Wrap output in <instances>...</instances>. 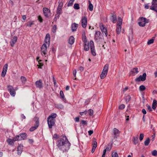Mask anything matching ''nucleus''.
<instances>
[{
	"mask_svg": "<svg viewBox=\"0 0 157 157\" xmlns=\"http://www.w3.org/2000/svg\"><path fill=\"white\" fill-rule=\"evenodd\" d=\"M61 136L62 138L56 142L57 146L63 152L67 151L70 149L71 144L65 135H63Z\"/></svg>",
	"mask_w": 157,
	"mask_h": 157,
	"instance_id": "obj_1",
	"label": "nucleus"
},
{
	"mask_svg": "<svg viewBox=\"0 0 157 157\" xmlns=\"http://www.w3.org/2000/svg\"><path fill=\"white\" fill-rule=\"evenodd\" d=\"M57 115L55 113H52L47 118V122L49 128H51L52 126L55 124V118Z\"/></svg>",
	"mask_w": 157,
	"mask_h": 157,
	"instance_id": "obj_2",
	"label": "nucleus"
},
{
	"mask_svg": "<svg viewBox=\"0 0 157 157\" xmlns=\"http://www.w3.org/2000/svg\"><path fill=\"white\" fill-rule=\"evenodd\" d=\"M43 12L44 16L47 18H49L51 16L52 13L50 10L46 7H44Z\"/></svg>",
	"mask_w": 157,
	"mask_h": 157,
	"instance_id": "obj_3",
	"label": "nucleus"
},
{
	"mask_svg": "<svg viewBox=\"0 0 157 157\" xmlns=\"http://www.w3.org/2000/svg\"><path fill=\"white\" fill-rule=\"evenodd\" d=\"M34 120L35 123L34 126L32 127L29 129V131L31 132H33L39 126V118L37 117H35L34 118Z\"/></svg>",
	"mask_w": 157,
	"mask_h": 157,
	"instance_id": "obj_4",
	"label": "nucleus"
},
{
	"mask_svg": "<svg viewBox=\"0 0 157 157\" xmlns=\"http://www.w3.org/2000/svg\"><path fill=\"white\" fill-rule=\"evenodd\" d=\"M7 87L8 90L9 91L11 95L14 97L15 95L16 92L13 87L10 85H8Z\"/></svg>",
	"mask_w": 157,
	"mask_h": 157,
	"instance_id": "obj_5",
	"label": "nucleus"
},
{
	"mask_svg": "<svg viewBox=\"0 0 157 157\" xmlns=\"http://www.w3.org/2000/svg\"><path fill=\"white\" fill-rule=\"evenodd\" d=\"M90 49L92 54L94 56L96 55V53L95 52L94 43L92 40H90Z\"/></svg>",
	"mask_w": 157,
	"mask_h": 157,
	"instance_id": "obj_6",
	"label": "nucleus"
},
{
	"mask_svg": "<svg viewBox=\"0 0 157 157\" xmlns=\"http://www.w3.org/2000/svg\"><path fill=\"white\" fill-rule=\"evenodd\" d=\"M152 5L150 7V9L157 12V2L152 0Z\"/></svg>",
	"mask_w": 157,
	"mask_h": 157,
	"instance_id": "obj_7",
	"label": "nucleus"
},
{
	"mask_svg": "<svg viewBox=\"0 0 157 157\" xmlns=\"http://www.w3.org/2000/svg\"><path fill=\"white\" fill-rule=\"evenodd\" d=\"M46 51H47V46L45 44H44L41 47V54L43 55V54L44 56H46Z\"/></svg>",
	"mask_w": 157,
	"mask_h": 157,
	"instance_id": "obj_8",
	"label": "nucleus"
},
{
	"mask_svg": "<svg viewBox=\"0 0 157 157\" xmlns=\"http://www.w3.org/2000/svg\"><path fill=\"white\" fill-rule=\"evenodd\" d=\"M87 23V18L86 16L82 17L81 20V24L82 27L84 28L86 27Z\"/></svg>",
	"mask_w": 157,
	"mask_h": 157,
	"instance_id": "obj_9",
	"label": "nucleus"
},
{
	"mask_svg": "<svg viewBox=\"0 0 157 157\" xmlns=\"http://www.w3.org/2000/svg\"><path fill=\"white\" fill-rule=\"evenodd\" d=\"M100 27L102 33H104L105 36H107L108 35L107 28L105 27L104 25L102 24L100 25Z\"/></svg>",
	"mask_w": 157,
	"mask_h": 157,
	"instance_id": "obj_10",
	"label": "nucleus"
},
{
	"mask_svg": "<svg viewBox=\"0 0 157 157\" xmlns=\"http://www.w3.org/2000/svg\"><path fill=\"white\" fill-rule=\"evenodd\" d=\"M147 75L145 73L143 74L142 75H140L139 77H138V82L140 81H144L146 79V77Z\"/></svg>",
	"mask_w": 157,
	"mask_h": 157,
	"instance_id": "obj_11",
	"label": "nucleus"
},
{
	"mask_svg": "<svg viewBox=\"0 0 157 157\" xmlns=\"http://www.w3.org/2000/svg\"><path fill=\"white\" fill-rule=\"evenodd\" d=\"M35 84L36 87L40 89H41L43 87V83L41 80L36 81L35 82Z\"/></svg>",
	"mask_w": 157,
	"mask_h": 157,
	"instance_id": "obj_12",
	"label": "nucleus"
},
{
	"mask_svg": "<svg viewBox=\"0 0 157 157\" xmlns=\"http://www.w3.org/2000/svg\"><path fill=\"white\" fill-rule=\"evenodd\" d=\"M101 33L100 31H96L95 34L94 38L95 40L97 41L98 39L101 38Z\"/></svg>",
	"mask_w": 157,
	"mask_h": 157,
	"instance_id": "obj_13",
	"label": "nucleus"
},
{
	"mask_svg": "<svg viewBox=\"0 0 157 157\" xmlns=\"http://www.w3.org/2000/svg\"><path fill=\"white\" fill-rule=\"evenodd\" d=\"M50 34L49 33H47L45 38V42L46 44H48V46H49L50 43Z\"/></svg>",
	"mask_w": 157,
	"mask_h": 157,
	"instance_id": "obj_14",
	"label": "nucleus"
},
{
	"mask_svg": "<svg viewBox=\"0 0 157 157\" xmlns=\"http://www.w3.org/2000/svg\"><path fill=\"white\" fill-rule=\"evenodd\" d=\"M17 37L16 36H14L10 42V45L12 47H13L14 44L17 42Z\"/></svg>",
	"mask_w": 157,
	"mask_h": 157,
	"instance_id": "obj_15",
	"label": "nucleus"
},
{
	"mask_svg": "<svg viewBox=\"0 0 157 157\" xmlns=\"http://www.w3.org/2000/svg\"><path fill=\"white\" fill-rule=\"evenodd\" d=\"M137 73V68H135L132 69L130 73L131 75L134 76Z\"/></svg>",
	"mask_w": 157,
	"mask_h": 157,
	"instance_id": "obj_16",
	"label": "nucleus"
},
{
	"mask_svg": "<svg viewBox=\"0 0 157 157\" xmlns=\"http://www.w3.org/2000/svg\"><path fill=\"white\" fill-rule=\"evenodd\" d=\"M78 24L75 23L72 24L71 25V29L73 32L75 31L78 27Z\"/></svg>",
	"mask_w": 157,
	"mask_h": 157,
	"instance_id": "obj_17",
	"label": "nucleus"
},
{
	"mask_svg": "<svg viewBox=\"0 0 157 157\" xmlns=\"http://www.w3.org/2000/svg\"><path fill=\"white\" fill-rule=\"evenodd\" d=\"M113 134L115 135L114 138H117V135H119L120 133V132L118 129L115 128L113 129Z\"/></svg>",
	"mask_w": 157,
	"mask_h": 157,
	"instance_id": "obj_18",
	"label": "nucleus"
},
{
	"mask_svg": "<svg viewBox=\"0 0 157 157\" xmlns=\"http://www.w3.org/2000/svg\"><path fill=\"white\" fill-rule=\"evenodd\" d=\"M121 26L119 24H117V28L116 29V31L117 34H119L121 32Z\"/></svg>",
	"mask_w": 157,
	"mask_h": 157,
	"instance_id": "obj_19",
	"label": "nucleus"
},
{
	"mask_svg": "<svg viewBox=\"0 0 157 157\" xmlns=\"http://www.w3.org/2000/svg\"><path fill=\"white\" fill-rule=\"evenodd\" d=\"M139 20L140 21L143 22V23L145 22V24L146 23H148L149 22V20L148 19H147L146 18H144L143 17H140Z\"/></svg>",
	"mask_w": 157,
	"mask_h": 157,
	"instance_id": "obj_20",
	"label": "nucleus"
},
{
	"mask_svg": "<svg viewBox=\"0 0 157 157\" xmlns=\"http://www.w3.org/2000/svg\"><path fill=\"white\" fill-rule=\"evenodd\" d=\"M117 19V16L116 14H113L112 15L111 20L113 23H115L116 22Z\"/></svg>",
	"mask_w": 157,
	"mask_h": 157,
	"instance_id": "obj_21",
	"label": "nucleus"
},
{
	"mask_svg": "<svg viewBox=\"0 0 157 157\" xmlns=\"http://www.w3.org/2000/svg\"><path fill=\"white\" fill-rule=\"evenodd\" d=\"M20 136L21 137V140H24L26 138L27 136V135L25 133H23L20 134Z\"/></svg>",
	"mask_w": 157,
	"mask_h": 157,
	"instance_id": "obj_22",
	"label": "nucleus"
},
{
	"mask_svg": "<svg viewBox=\"0 0 157 157\" xmlns=\"http://www.w3.org/2000/svg\"><path fill=\"white\" fill-rule=\"evenodd\" d=\"M74 37L73 36H70L68 40L69 43L70 44L72 45L74 43Z\"/></svg>",
	"mask_w": 157,
	"mask_h": 157,
	"instance_id": "obj_23",
	"label": "nucleus"
},
{
	"mask_svg": "<svg viewBox=\"0 0 157 157\" xmlns=\"http://www.w3.org/2000/svg\"><path fill=\"white\" fill-rule=\"evenodd\" d=\"M107 74V72L102 71V72L100 75V78L101 79L104 78L106 76Z\"/></svg>",
	"mask_w": 157,
	"mask_h": 157,
	"instance_id": "obj_24",
	"label": "nucleus"
},
{
	"mask_svg": "<svg viewBox=\"0 0 157 157\" xmlns=\"http://www.w3.org/2000/svg\"><path fill=\"white\" fill-rule=\"evenodd\" d=\"M17 154L18 155H20L22 151V148L21 146H19L17 149Z\"/></svg>",
	"mask_w": 157,
	"mask_h": 157,
	"instance_id": "obj_25",
	"label": "nucleus"
},
{
	"mask_svg": "<svg viewBox=\"0 0 157 157\" xmlns=\"http://www.w3.org/2000/svg\"><path fill=\"white\" fill-rule=\"evenodd\" d=\"M7 141L9 145H12L14 144V141L13 140V138L12 139L8 138L7 139Z\"/></svg>",
	"mask_w": 157,
	"mask_h": 157,
	"instance_id": "obj_26",
	"label": "nucleus"
},
{
	"mask_svg": "<svg viewBox=\"0 0 157 157\" xmlns=\"http://www.w3.org/2000/svg\"><path fill=\"white\" fill-rule=\"evenodd\" d=\"M82 37L83 41L84 43H86L87 41V38H86L85 33H84L82 34Z\"/></svg>",
	"mask_w": 157,
	"mask_h": 157,
	"instance_id": "obj_27",
	"label": "nucleus"
},
{
	"mask_svg": "<svg viewBox=\"0 0 157 157\" xmlns=\"http://www.w3.org/2000/svg\"><path fill=\"white\" fill-rule=\"evenodd\" d=\"M88 2L89 3V6H88L89 10L90 11H92L93 10V6L92 4L91 3L90 1L89 0L88 1Z\"/></svg>",
	"mask_w": 157,
	"mask_h": 157,
	"instance_id": "obj_28",
	"label": "nucleus"
},
{
	"mask_svg": "<svg viewBox=\"0 0 157 157\" xmlns=\"http://www.w3.org/2000/svg\"><path fill=\"white\" fill-rule=\"evenodd\" d=\"M8 66V64L7 63L3 67L2 72L6 73L7 70Z\"/></svg>",
	"mask_w": 157,
	"mask_h": 157,
	"instance_id": "obj_29",
	"label": "nucleus"
},
{
	"mask_svg": "<svg viewBox=\"0 0 157 157\" xmlns=\"http://www.w3.org/2000/svg\"><path fill=\"white\" fill-rule=\"evenodd\" d=\"M13 140L14 141L18 140H21V137H20V135H17L15 137L13 138Z\"/></svg>",
	"mask_w": 157,
	"mask_h": 157,
	"instance_id": "obj_30",
	"label": "nucleus"
},
{
	"mask_svg": "<svg viewBox=\"0 0 157 157\" xmlns=\"http://www.w3.org/2000/svg\"><path fill=\"white\" fill-rule=\"evenodd\" d=\"M150 142V139L149 138H147L144 142V145L145 146H148Z\"/></svg>",
	"mask_w": 157,
	"mask_h": 157,
	"instance_id": "obj_31",
	"label": "nucleus"
},
{
	"mask_svg": "<svg viewBox=\"0 0 157 157\" xmlns=\"http://www.w3.org/2000/svg\"><path fill=\"white\" fill-rule=\"evenodd\" d=\"M89 49V44H86V43H84V50L86 51H88Z\"/></svg>",
	"mask_w": 157,
	"mask_h": 157,
	"instance_id": "obj_32",
	"label": "nucleus"
},
{
	"mask_svg": "<svg viewBox=\"0 0 157 157\" xmlns=\"http://www.w3.org/2000/svg\"><path fill=\"white\" fill-rule=\"evenodd\" d=\"M109 68V65L108 64H106L104 67L102 71L106 72L108 73V70Z\"/></svg>",
	"mask_w": 157,
	"mask_h": 157,
	"instance_id": "obj_33",
	"label": "nucleus"
},
{
	"mask_svg": "<svg viewBox=\"0 0 157 157\" xmlns=\"http://www.w3.org/2000/svg\"><path fill=\"white\" fill-rule=\"evenodd\" d=\"M112 147V144H110L109 143L108 144V146L105 149L107 151H109L111 149Z\"/></svg>",
	"mask_w": 157,
	"mask_h": 157,
	"instance_id": "obj_34",
	"label": "nucleus"
},
{
	"mask_svg": "<svg viewBox=\"0 0 157 157\" xmlns=\"http://www.w3.org/2000/svg\"><path fill=\"white\" fill-rule=\"evenodd\" d=\"M124 98L126 101L127 102L129 101L131 99V97L129 95H127Z\"/></svg>",
	"mask_w": 157,
	"mask_h": 157,
	"instance_id": "obj_35",
	"label": "nucleus"
},
{
	"mask_svg": "<svg viewBox=\"0 0 157 157\" xmlns=\"http://www.w3.org/2000/svg\"><path fill=\"white\" fill-rule=\"evenodd\" d=\"M146 89V87L145 86L142 85L139 87V90L140 91H143L145 90Z\"/></svg>",
	"mask_w": 157,
	"mask_h": 157,
	"instance_id": "obj_36",
	"label": "nucleus"
},
{
	"mask_svg": "<svg viewBox=\"0 0 157 157\" xmlns=\"http://www.w3.org/2000/svg\"><path fill=\"white\" fill-rule=\"evenodd\" d=\"M144 133H140L139 137V140L140 141H141L144 137Z\"/></svg>",
	"mask_w": 157,
	"mask_h": 157,
	"instance_id": "obj_37",
	"label": "nucleus"
},
{
	"mask_svg": "<svg viewBox=\"0 0 157 157\" xmlns=\"http://www.w3.org/2000/svg\"><path fill=\"white\" fill-rule=\"evenodd\" d=\"M74 1L75 0H70L67 4V6H71L73 5Z\"/></svg>",
	"mask_w": 157,
	"mask_h": 157,
	"instance_id": "obj_38",
	"label": "nucleus"
},
{
	"mask_svg": "<svg viewBox=\"0 0 157 157\" xmlns=\"http://www.w3.org/2000/svg\"><path fill=\"white\" fill-rule=\"evenodd\" d=\"M60 94L61 97L63 98V99L64 100H65L66 99L65 98L64 94L62 91H60Z\"/></svg>",
	"mask_w": 157,
	"mask_h": 157,
	"instance_id": "obj_39",
	"label": "nucleus"
},
{
	"mask_svg": "<svg viewBox=\"0 0 157 157\" xmlns=\"http://www.w3.org/2000/svg\"><path fill=\"white\" fill-rule=\"evenodd\" d=\"M21 79L22 83H25L27 80L26 78L25 77L22 76L21 77Z\"/></svg>",
	"mask_w": 157,
	"mask_h": 157,
	"instance_id": "obj_40",
	"label": "nucleus"
},
{
	"mask_svg": "<svg viewBox=\"0 0 157 157\" xmlns=\"http://www.w3.org/2000/svg\"><path fill=\"white\" fill-rule=\"evenodd\" d=\"M97 142L96 141L94 142V144H93V147L92 149L93 150H95L97 146Z\"/></svg>",
	"mask_w": 157,
	"mask_h": 157,
	"instance_id": "obj_41",
	"label": "nucleus"
},
{
	"mask_svg": "<svg viewBox=\"0 0 157 157\" xmlns=\"http://www.w3.org/2000/svg\"><path fill=\"white\" fill-rule=\"evenodd\" d=\"M112 157H118V155L117 152H113L112 153Z\"/></svg>",
	"mask_w": 157,
	"mask_h": 157,
	"instance_id": "obj_42",
	"label": "nucleus"
},
{
	"mask_svg": "<svg viewBox=\"0 0 157 157\" xmlns=\"http://www.w3.org/2000/svg\"><path fill=\"white\" fill-rule=\"evenodd\" d=\"M56 29H57L56 25H55L53 26V28H52V31L53 33H55L56 32Z\"/></svg>",
	"mask_w": 157,
	"mask_h": 157,
	"instance_id": "obj_43",
	"label": "nucleus"
},
{
	"mask_svg": "<svg viewBox=\"0 0 157 157\" xmlns=\"http://www.w3.org/2000/svg\"><path fill=\"white\" fill-rule=\"evenodd\" d=\"M62 9L60 8H58L56 11L57 14H61L62 13Z\"/></svg>",
	"mask_w": 157,
	"mask_h": 157,
	"instance_id": "obj_44",
	"label": "nucleus"
},
{
	"mask_svg": "<svg viewBox=\"0 0 157 157\" xmlns=\"http://www.w3.org/2000/svg\"><path fill=\"white\" fill-rule=\"evenodd\" d=\"M74 7L75 9L78 10L79 9V5L78 3L75 4Z\"/></svg>",
	"mask_w": 157,
	"mask_h": 157,
	"instance_id": "obj_45",
	"label": "nucleus"
},
{
	"mask_svg": "<svg viewBox=\"0 0 157 157\" xmlns=\"http://www.w3.org/2000/svg\"><path fill=\"white\" fill-rule=\"evenodd\" d=\"M138 24L139 26L141 27H144L145 25V22L143 23L141 21L138 23Z\"/></svg>",
	"mask_w": 157,
	"mask_h": 157,
	"instance_id": "obj_46",
	"label": "nucleus"
},
{
	"mask_svg": "<svg viewBox=\"0 0 157 157\" xmlns=\"http://www.w3.org/2000/svg\"><path fill=\"white\" fill-rule=\"evenodd\" d=\"M154 41V39H151L148 41L147 42V44L148 45H150L151 44H152L153 43Z\"/></svg>",
	"mask_w": 157,
	"mask_h": 157,
	"instance_id": "obj_47",
	"label": "nucleus"
},
{
	"mask_svg": "<svg viewBox=\"0 0 157 157\" xmlns=\"http://www.w3.org/2000/svg\"><path fill=\"white\" fill-rule=\"evenodd\" d=\"M81 124L82 125H86L87 124V123L86 121L83 120L81 121Z\"/></svg>",
	"mask_w": 157,
	"mask_h": 157,
	"instance_id": "obj_48",
	"label": "nucleus"
},
{
	"mask_svg": "<svg viewBox=\"0 0 157 157\" xmlns=\"http://www.w3.org/2000/svg\"><path fill=\"white\" fill-rule=\"evenodd\" d=\"M122 21V19L120 17H118L117 24H119L120 25H121Z\"/></svg>",
	"mask_w": 157,
	"mask_h": 157,
	"instance_id": "obj_49",
	"label": "nucleus"
},
{
	"mask_svg": "<svg viewBox=\"0 0 157 157\" xmlns=\"http://www.w3.org/2000/svg\"><path fill=\"white\" fill-rule=\"evenodd\" d=\"M34 24V21H31L29 22L28 24H27L26 26H28L29 27H31L32 25Z\"/></svg>",
	"mask_w": 157,
	"mask_h": 157,
	"instance_id": "obj_50",
	"label": "nucleus"
},
{
	"mask_svg": "<svg viewBox=\"0 0 157 157\" xmlns=\"http://www.w3.org/2000/svg\"><path fill=\"white\" fill-rule=\"evenodd\" d=\"M59 4L58 8L62 9L63 5L62 1H61L60 2H59Z\"/></svg>",
	"mask_w": 157,
	"mask_h": 157,
	"instance_id": "obj_51",
	"label": "nucleus"
},
{
	"mask_svg": "<svg viewBox=\"0 0 157 157\" xmlns=\"http://www.w3.org/2000/svg\"><path fill=\"white\" fill-rule=\"evenodd\" d=\"M133 140H134L133 141V143L135 144H137V138L136 137H133Z\"/></svg>",
	"mask_w": 157,
	"mask_h": 157,
	"instance_id": "obj_52",
	"label": "nucleus"
},
{
	"mask_svg": "<svg viewBox=\"0 0 157 157\" xmlns=\"http://www.w3.org/2000/svg\"><path fill=\"white\" fill-rule=\"evenodd\" d=\"M89 114L90 116H92L93 114L94 111L93 110L91 109H90L88 110Z\"/></svg>",
	"mask_w": 157,
	"mask_h": 157,
	"instance_id": "obj_53",
	"label": "nucleus"
},
{
	"mask_svg": "<svg viewBox=\"0 0 157 157\" xmlns=\"http://www.w3.org/2000/svg\"><path fill=\"white\" fill-rule=\"evenodd\" d=\"M152 154L153 156H156L157 155V151L156 150H154L152 152Z\"/></svg>",
	"mask_w": 157,
	"mask_h": 157,
	"instance_id": "obj_54",
	"label": "nucleus"
},
{
	"mask_svg": "<svg viewBox=\"0 0 157 157\" xmlns=\"http://www.w3.org/2000/svg\"><path fill=\"white\" fill-rule=\"evenodd\" d=\"M125 107V105L124 104H121L119 106V109H123Z\"/></svg>",
	"mask_w": 157,
	"mask_h": 157,
	"instance_id": "obj_55",
	"label": "nucleus"
},
{
	"mask_svg": "<svg viewBox=\"0 0 157 157\" xmlns=\"http://www.w3.org/2000/svg\"><path fill=\"white\" fill-rule=\"evenodd\" d=\"M38 20L40 21V22L41 23L43 22V19L42 18V17L41 16H39L38 17Z\"/></svg>",
	"mask_w": 157,
	"mask_h": 157,
	"instance_id": "obj_56",
	"label": "nucleus"
},
{
	"mask_svg": "<svg viewBox=\"0 0 157 157\" xmlns=\"http://www.w3.org/2000/svg\"><path fill=\"white\" fill-rule=\"evenodd\" d=\"M87 113V111H85L83 112H80L79 114L81 115L82 116L83 115H86Z\"/></svg>",
	"mask_w": 157,
	"mask_h": 157,
	"instance_id": "obj_57",
	"label": "nucleus"
},
{
	"mask_svg": "<svg viewBox=\"0 0 157 157\" xmlns=\"http://www.w3.org/2000/svg\"><path fill=\"white\" fill-rule=\"evenodd\" d=\"M146 106L147 108V109L149 110V111H152L151 108L149 105H147Z\"/></svg>",
	"mask_w": 157,
	"mask_h": 157,
	"instance_id": "obj_58",
	"label": "nucleus"
},
{
	"mask_svg": "<svg viewBox=\"0 0 157 157\" xmlns=\"http://www.w3.org/2000/svg\"><path fill=\"white\" fill-rule=\"evenodd\" d=\"M57 107L59 108H60L61 109H63V105L61 104H59L57 105Z\"/></svg>",
	"mask_w": 157,
	"mask_h": 157,
	"instance_id": "obj_59",
	"label": "nucleus"
},
{
	"mask_svg": "<svg viewBox=\"0 0 157 157\" xmlns=\"http://www.w3.org/2000/svg\"><path fill=\"white\" fill-rule=\"evenodd\" d=\"M59 137V136L57 134H55L53 136V137L56 139H58Z\"/></svg>",
	"mask_w": 157,
	"mask_h": 157,
	"instance_id": "obj_60",
	"label": "nucleus"
},
{
	"mask_svg": "<svg viewBox=\"0 0 157 157\" xmlns=\"http://www.w3.org/2000/svg\"><path fill=\"white\" fill-rule=\"evenodd\" d=\"M93 133V130H90L88 132V134L89 136H90Z\"/></svg>",
	"mask_w": 157,
	"mask_h": 157,
	"instance_id": "obj_61",
	"label": "nucleus"
},
{
	"mask_svg": "<svg viewBox=\"0 0 157 157\" xmlns=\"http://www.w3.org/2000/svg\"><path fill=\"white\" fill-rule=\"evenodd\" d=\"M125 117L126 122H128L129 120V116L128 115L127 116L126 115H125Z\"/></svg>",
	"mask_w": 157,
	"mask_h": 157,
	"instance_id": "obj_62",
	"label": "nucleus"
},
{
	"mask_svg": "<svg viewBox=\"0 0 157 157\" xmlns=\"http://www.w3.org/2000/svg\"><path fill=\"white\" fill-rule=\"evenodd\" d=\"M75 121L76 122H78L79 121V118L78 117H77L75 118Z\"/></svg>",
	"mask_w": 157,
	"mask_h": 157,
	"instance_id": "obj_63",
	"label": "nucleus"
},
{
	"mask_svg": "<svg viewBox=\"0 0 157 157\" xmlns=\"http://www.w3.org/2000/svg\"><path fill=\"white\" fill-rule=\"evenodd\" d=\"M128 89V87H126L124 88L123 89V92L124 93Z\"/></svg>",
	"mask_w": 157,
	"mask_h": 157,
	"instance_id": "obj_64",
	"label": "nucleus"
}]
</instances>
